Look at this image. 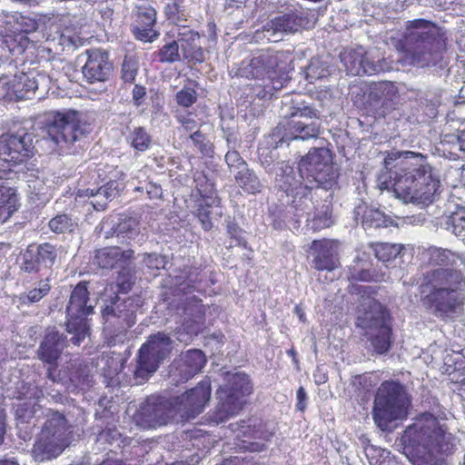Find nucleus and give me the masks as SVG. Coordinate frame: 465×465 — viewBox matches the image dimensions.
Returning a JSON list of instances; mask_svg holds the SVG:
<instances>
[{
    "instance_id": "obj_31",
    "label": "nucleus",
    "mask_w": 465,
    "mask_h": 465,
    "mask_svg": "<svg viewBox=\"0 0 465 465\" xmlns=\"http://www.w3.org/2000/svg\"><path fill=\"white\" fill-rule=\"evenodd\" d=\"M341 61L348 74H374L378 72L377 65L356 51H350L341 55Z\"/></svg>"
},
{
    "instance_id": "obj_17",
    "label": "nucleus",
    "mask_w": 465,
    "mask_h": 465,
    "mask_svg": "<svg viewBox=\"0 0 465 465\" xmlns=\"http://www.w3.org/2000/svg\"><path fill=\"white\" fill-rule=\"evenodd\" d=\"M58 252L55 245L50 242L31 243L20 252L17 263L21 272L39 274L45 270H52Z\"/></svg>"
},
{
    "instance_id": "obj_24",
    "label": "nucleus",
    "mask_w": 465,
    "mask_h": 465,
    "mask_svg": "<svg viewBox=\"0 0 465 465\" xmlns=\"http://www.w3.org/2000/svg\"><path fill=\"white\" fill-rule=\"evenodd\" d=\"M0 82H2L5 97L10 101L30 99L38 88L35 71L19 72L11 79L3 74Z\"/></svg>"
},
{
    "instance_id": "obj_33",
    "label": "nucleus",
    "mask_w": 465,
    "mask_h": 465,
    "mask_svg": "<svg viewBox=\"0 0 465 465\" xmlns=\"http://www.w3.org/2000/svg\"><path fill=\"white\" fill-rule=\"evenodd\" d=\"M123 261L124 252L117 246L99 249L94 255V263L103 269L115 268Z\"/></svg>"
},
{
    "instance_id": "obj_61",
    "label": "nucleus",
    "mask_w": 465,
    "mask_h": 465,
    "mask_svg": "<svg viewBox=\"0 0 465 465\" xmlns=\"http://www.w3.org/2000/svg\"><path fill=\"white\" fill-rule=\"evenodd\" d=\"M190 305L196 307V308H201L202 307V300L195 295L187 298L186 302L184 303V306H183L184 312L188 311ZM198 312H201L202 314H203V312L201 309H199Z\"/></svg>"
},
{
    "instance_id": "obj_9",
    "label": "nucleus",
    "mask_w": 465,
    "mask_h": 465,
    "mask_svg": "<svg viewBox=\"0 0 465 465\" xmlns=\"http://www.w3.org/2000/svg\"><path fill=\"white\" fill-rule=\"evenodd\" d=\"M252 392L249 376L242 372L229 375L225 383L216 390L217 403L209 413L208 421L218 425L237 415L243 408L245 398Z\"/></svg>"
},
{
    "instance_id": "obj_19",
    "label": "nucleus",
    "mask_w": 465,
    "mask_h": 465,
    "mask_svg": "<svg viewBox=\"0 0 465 465\" xmlns=\"http://www.w3.org/2000/svg\"><path fill=\"white\" fill-rule=\"evenodd\" d=\"M210 381H202L184 393L173 397L177 414L185 420L202 413L211 399Z\"/></svg>"
},
{
    "instance_id": "obj_50",
    "label": "nucleus",
    "mask_w": 465,
    "mask_h": 465,
    "mask_svg": "<svg viewBox=\"0 0 465 465\" xmlns=\"http://www.w3.org/2000/svg\"><path fill=\"white\" fill-rule=\"evenodd\" d=\"M372 378V372H365L353 376L351 382L352 385L359 391H370L376 386V382Z\"/></svg>"
},
{
    "instance_id": "obj_41",
    "label": "nucleus",
    "mask_w": 465,
    "mask_h": 465,
    "mask_svg": "<svg viewBox=\"0 0 465 465\" xmlns=\"http://www.w3.org/2000/svg\"><path fill=\"white\" fill-rule=\"evenodd\" d=\"M445 228L458 238L461 237L465 233V209L459 208L449 215L445 221Z\"/></svg>"
},
{
    "instance_id": "obj_10",
    "label": "nucleus",
    "mask_w": 465,
    "mask_h": 465,
    "mask_svg": "<svg viewBox=\"0 0 465 465\" xmlns=\"http://www.w3.org/2000/svg\"><path fill=\"white\" fill-rule=\"evenodd\" d=\"M357 326L364 331L376 353L384 354L390 351L393 342L391 316L381 303L371 302L358 316Z\"/></svg>"
},
{
    "instance_id": "obj_13",
    "label": "nucleus",
    "mask_w": 465,
    "mask_h": 465,
    "mask_svg": "<svg viewBox=\"0 0 465 465\" xmlns=\"http://www.w3.org/2000/svg\"><path fill=\"white\" fill-rule=\"evenodd\" d=\"M45 127L52 141L66 147L85 138L91 131L90 124L75 110L52 113Z\"/></svg>"
},
{
    "instance_id": "obj_54",
    "label": "nucleus",
    "mask_w": 465,
    "mask_h": 465,
    "mask_svg": "<svg viewBox=\"0 0 465 465\" xmlns=\"http://www.w3.org/2000/svg\"><path fill=\"white\" fill-rule=\"evenodd\" d=\"M143 262L150 271L158 272L162 268H164L165 260L164 257L157 253H148L143 258Z\"/></svg>"
},
{
    "instance_id": "obj_52",
    "label": "nucleus",
    "mask_w": 465,
    "mask_h": 465,
    "mask_svg": "<svg viewBox=\"0 0 465 465\" xmlns=\"http://www.w3.org/2000/svg\"><path fill=\"white\" fill-rule=\"evenodd\" d=\"M225 161L231 170L233 168L238 171L247 169L246 162L242 159L239 152L235 150L229 151L225 154Z\"/></svg>"
},
{
    "instance_id": "obj_26",
    "label": "nucleus",
    "mask_w": 465,
    "mask_h": 465,
    "mask_svg": "<svg viewBox=\"0 0 465 465\" xmlns=\"http://www.w3.org/2000/svg\"><path fill=\"white\" fill-rule=\"evenodd\" d=\"M206 362L207 359L203 351L188 350L182 352L179 358L173 361L171 372L173 376L178 377L179 381H186L201 372Z\"/></svg>"
},
{
    "instance_id": "obj_11",
    "label": "nucleus",
    "mask_w": 465,
    "mask_h": 465,
    "mask_svg": "<svg viewBox=\"0 0 465 465\" xmlns=\"http://www.w3.org/2000/svg\"><path fill=\"white\" fill-rule=\"evenodd\" d=\"M139 307L141 304L137 298L128 297L122 302L117 298L113 304L107 305L102 311L104 330L109 346L124 342L128 330L136 322V312Z\"/></svg>"
},
{
    "instance_id": "obj_5",
    "label": "nucleus",
    "mask_w": 465,
    "mask_h": 465,
    "mask_svg": "<svg viewBox=\"0 0 465 465\" xmlns=\"http://www.w3.org/2000/svg\"><path fill=\"white\" fill-rule=\"evenodd\" d=\"M282 52L262 50L250 59L242 61L236 76L261 81L252 87V95L260 99H270L274 92L282 89L288 80L287 72L281 67Z\"/></svg>"
},
{
    "instance_id": "obj_35",
    "label": "nucleus",
    "mask_w": 465,
    "mask_h": 465,
    "mask_svg": "<svg viewBox=\"0 0 465 465\" xmlns=\"http://www.w3.org/2000/svg\"><path fill=\"white\" fill-rule=\"evenodd\" d=\"M17 202L14 189L0 186V223H5L17 210Z\"/></svg>"
},
{
    "instance_id": "obj_58",
    "label": "nucleus",
    "mask_w": 465,
    "mask_h": 465,
    "mask_svg": "<svg viewBox=\"0 0 465 465\" xmlns=\"http://www.w3.org/2000/svg\"><path fill=\"white\" fill-rule=\"evenodd\" d=\"M146 96V88L141 84H134L132 91L133 103L135 106H140L143 104Z\"/></svg>"
},
{
    "instance_id": "obj_63",
    "label": "nucleus",
    "mask_w": 465,
    "mask_h": 465,
    "mask_svg": "<svg viewBox=\"0 0 465 465\" xmlns=\"http://www.w3.org/2000/svg\"><path fill=\"white\" fill-rule=\"evenodd\" d=\"M100 194L104 195L105 198L107 199L109 197L108 193H107V188H105L104 186H101V187L97 188L96 190L86 189L84 191V193H81L80 195H85V196H89V197H94V196H97V195H100Z\"/></svg>"
},
{
    "instance_id": "obj_39",
    "label": "nucleus",
    "mask_w": 465,
    "mask_h": 465,
    "mask_svg": "<svg viewBox=\"0 0 465 465\" xmlns=\"http://www.w3.org/2000/svg\"><path fill=\"white\" fill-rule=\"evenodd\" d=\"M370 248L374 252L375 257L383 262L395 259L401 252V245L388 242H371Z\"/></svg>"
},
{
    "instance_id": "obj_40",
    "label": "nucleus",
    "mask_w": 465,
    "mask_h": 465,
    "mask_svg": "<svg viewBox=\"0 0 465 465\" xmlns=\"http://www.w3.org/2000/svg\"><path fill=\"white\" fill-rule=\"evenodd\" d=\"M330 74L329 65L319 58H312L305 70L306 80L311 84Z\"/></svg>"
},
{
    "instance_id": "obj_25",
    "label": "nucleus",
    "mask_w": 465,
    "mask_h": 465,
    "mask_svg": "<svg viewBox=\"0 0 465 465\" xmlns=\"http://www.w3.org/2000/svg\"><path fill=\"white\" fill-rule=\"evenodd\" d=\"M87 60L83 66V74L88 83L104 82L113 72V63L107 51L94 48L85 51Z\"/></svg>"
},
{
    "instance_id": "obj_29",
    "label": "nucleus",
    "mask_w": 465,
    "mask_h": 465,
    "mask_svg": "<svg viewBox=\"0 0 465 465\" xmlns=\"http://www.w3.org/2000/svg\"><path fill=\"white\" fill-rule=\"evenodd\" d=\"M50 33L46 36L48 41H57L64 47H79L84 45V38L78 27L67 25L63 20L54 21L48 25Z\"/></svg>"
},
{
    "instance_id": "obj_32",
    "label": "nucleus",
    "mask_w": 465,
    "mask_h": 465,
    "mask_svg": "<svg viewBox=\"0 0 465 465\" xmlns=\"http://www.w3.org/2000/svg\"><path fill=\"white\" fill-rule=\"evenodd\" d=\"M31 44L27 35L14 31L2 34L0 38L1 48L15 58L22 55Z\"/></svg>"
},
{
    "instance_id": "obj_47",
    "label": "nucleus",
    "mask_w": 465,
    "mask_h": 465,
    "mask_svg": "<svg viewBox=\"0 0 465 465\" xmlns=\"http://www.w3.org/2000/svg\"><path fill=\"white\" fill-rule=\"evenodd\" d=\"M382 213L372 208L366 207L362 217L361 225L364 229L379 228L383 224Z\"/></svg>"
},
{
    "instance_id": "obj_46",
    "label": "nucleus",
    "mask_w": 465,
    "mask_h": 465,
    "mask_svg": "<svg viewBox=\"0 0 465 465\" xmlns=\"http://www.w3.org/2000/svg\"><path fill=\"white\" fill-rule=\"evenodd\" d=\"M48 225L50 230L55 233H64L66 232H71L74 227L71 217L64 213L57 214L52 218L49 221Z\"/></svg>"
},
{
    "instance_id": "obj_64",
    "label": "nucleus",
    "mask_w": 465,
    "mask_h": 465,
    "mask_svg": "<svg viewBox=\"0 0 465 465\" xmlns=\"http://www.w3.org/2000/svg\"><path fill=\"white\" fill-rule=\"evenodd\" d=\"M227 232L232 238H234L237 241H240L241 229L235 223H229L227 226Z\"/></svg>"
},
{
    "instance_id": "obj_8",
    "label": "nucleus",
    "mask_w": 465,
    "mask_h": 465,
    "mask_svg": "<svg viewBox=\"0 0 465 465\" xmlns=\"http://www.w3.org/2000/svg\"><path fill=\"white\" fill-rule=\"evenodd\" d=\"M411 406L407 387L398 380H385L374 396L372 419L379 429L386 431L392 422L407 419Z\"/></svg>"
},
{
    "instance_id": "obj_37",
    "label": "nucleus",
    "mask_w": 465,
    "mask_h": 465,
    "mask_svg": "<svg viewBox=\"0 0 465 465\" xmlns=\"http://www.w3.org/2000/svg\"><path fill=\"white\" fill-rule=\"evenodd\" d=\"M52 289L50 277H45L38 282V286L22 293L20 302L22 304H31L40 302L47 296Z\"/></svg>"
},
{
    "instance_id": "obj_48",
    "label": "nucleus",
    "mask_w": 465,
    "mask_h": 465,
    "mask_svg": "<svg viewBox=\"0 0 465 465\" xmlns=\"http://www.w3.org/2000/svg\"><path fill=\"white\" fill-rule=\"evenodd\" d=\"M15 20L18 25L17 33L27 35V34L34 33L38 29V22L33 17L19 14L15 16Z\"/></svg>"
},
{
    "instance_id": "obj_38",
    "label": "nucleus",
    "mask_w": 465,
    "mask_h": 465,
    "mask_svg": "<svg viewBox=\"0 0 465 465\" xmlns=\"http://www.w3.org/2000/svg\"><path fill=\"white\" fill-rule=\"evenodd\" d=\"M235 181L238 185L248 193H258L262 191V183L255 173L250 170H240L234 175Z\"/></svg>"
},
{
    "instance_id": "obj_62",
    "label": "nucleus",
    "mask_w": 465,
    "mask_h": 465,
    "mask_svg": "<svg viewBox=\"0 0 465 465\" xmlns=\"http://www.w3.org/2000/svg\"><path fill=\"white\" fill-rule=\"evenodd\" d=\"M5 418L6 414L5 410L0 406V445L4 443L5 440V429H6V423H5Z\"/></svg>"
},
{
    "instance_id": "obj_14",
    "label": "nucleus",
    "mask_w": 465,
    "mask_h": 465,
    "mask_svg": "<svg viewBox=\"0 0 465 465\" xmlns=\"http://www.w3.org/2000/svg\"><path fill=\"white\" fill-rule=\"evenodd\" d=\"M88 284L87 281L79 282L73 289L66 306V330L73 334L71 341L74 345H80L89 334L86 318L94 312V307L88 304L90 301Z\"/></svg>"
},
{
    "instance_id": "obj_3",
    "label": "nucleus",
    "mask_w": 465,
    "mask_h": 465,
    "mask_svg": "<svg viewBox=\"0 0 465 465\" xmlns=\"http://www.w3.org/2000/svg\"><path fill=\"white\" fill-rule=\"evenodd\" d=\"M299 172L303 183L296 181L293 175H285L280 189L292 197V204L295 216L302 217L311 200L312 188L331 187L338 177L329 150L312 148L299 162Z\"/></svg>"
},
{
    "instance_id": "obj_57",
    "label": "nucleus",
    "mask_w": 465,
    "mask_h": 465,
    "mask_svg": "<svg viewBox=\"0 0 465 465\" xmlns=\"http://www.w3.org/2000/svg\"><path fill=\"white\" fill-rule=\"evenodd\" d=\"M312 228L315 231H320L324 228H328L331 225V215L327 212L322 214H316L312 219Z\"/></svg>"
},
{
    "instance_id": "obj_16",
    "label": "nucleus",
    "mask_w": 465,
    "mask_h": 465,
    "mask_svg": "<svg viewBox=\"0 0 465 465\" xmlns=\"http://www.w3.org/2000/svg\"><path fill=\"white\" fill-rule=\"evenodd\" d=\"M177 414L173 397L151 395L141 404L134 418L140 426L151 429L165 425Z\"/></svg>"
},
{
    "instance_id": "obj_56",
    "label": "nucleus",
    "mask_w": 465,
    "mask_h": 465,
    "mask_svg": "<svg viewBox=\"0 0 465 465\" xmlns=\"http://www.w3.org/2000/svg\"><path fill=\"white\" fill-rule=\"evenodd\" d=\"M120 438L121 433L115 427L104 429L98 434L99 441L106 442L109 444H113L114 442L119 440Z\"/></svg>"
},
{
    "instance_id": "obj_18",
    "label": "nucleus",
    "mask_w": 465,
    "mask_h": 465,
    "mask_svg": "<svg viewBox=\"0 0 465 465\" xmlns=\"http://www.w3.org/2000/svg\"><path fill=\"white\" fill-rule=\"evenodd\" d=\"M312 119H319L318 111L304 106L295 108L290 114V119L282 125V141L308 140L320 135V125L312 122Z\"/></svg>"
},
{
    "instance_id": "obj_6",
    "label": "nucleus",
    "mask_w": 465,
    "mask_h": 465,
    "mask_svg": "<svg viewBox=\"0 0 465 465\" xmlns=\"http://www.w3.org/2000/svg\"><path fill=\"white\" fill-rule=\"evenodd\" d=\"M446 37L440 27L423 18L408 21L396 47L412 62L426 61L446 49Z\"/></svg>"
},
{
    "instance_id": "obj_21",
    "label": "nucleus",
    "mask_w": 465,
    "mask_h": 465,
    "mask_svg": "<svg viewBox=\"0 0 465 465\" xmlns=\"http://www.w3.org/2000/svg\"><path fill=\"white\" fill-rule=\"evenodd\" d=\"M66 347V337L54 328L47 329L36 351L37 358L48 365L46 376L55 381L54 372L58 368V361Z\"/></svg>"
},
{
    "instance_id": "obj_28",
    "label": "nucleus",
    "mask_w": 465,
    "mask_h": 465,
    "mask_svg": "<svg viewBox=\"0 0 465 465\" xmlns=\"http://www.w3.org/2000/svg\"><path fill=\"white\" fill-rule=\"evenodd\" d=\"M333 248V241L328 239L313 240L312 242L311 249L316 252L312 260L315 270L332 272L341 265L339 256Z\"/></svg>"
},
{
    "instance_id": "obj_60",
    "label": "nucleus",
    "mask_w": 465,
    "mask_h": 465,
    "mask_svg": "<svg viewBox=\"0 0 465 465\" xmlns=\"http://www.w3.org/2000/svg\"><path fill=\"white\" fill-rule=\"evenodd\" d=\"M307 394L303 387H300L297 391V403L296 409L300 411H304L306 408Z\"/></svg>"
},
{
    "instance_id": "obj_2",
    "label": "nucleus",
    "mask_w": 465,
    "mask_h": 465,
    "mask_svg": "<svg viewBox=\"0 0 465 465\" xmlns=\"http://www.w3.org/2000/svg\"><path fill=\"white\" fill-rule=\"evenodd\" d=\"M381 185L392 188L397 198L408 203H432L440 194V180L426 156L413 152L390 153L384 158Z\"/></svg>"
},
{
    "instance_id": "obj_1",
    "label": "nucleus",
    "mask_w": 465,
    "mask_h": 465,
    "mask_svg": "<svg viewBox=\"0 0 465 465\" xmlns=\"http://www.w3.org/2000/svg\"><path fill=\"white\" fill-rule=\"evenodd\" d=\"M461 257L447 249H429V263L438 266L423 273L419 285L422 306L442 321L453 320L465 306V276L455 266Z\"/></svg>"
},
{
    "instance_id": "obj_7",
    "label": "nucleus",
    "mask_w": 465,
    "mask_h": 465,
    "mask_svg": "<svg viewBox=\"0 0 465 465\" xmlns=\"http://www.w3.org/2000/svg\"><path fill=\"white\" fill-rule=\"evenodd\" d=\"M73 429L64 413L49 410L31 450L34 460L44 462L59 457L73 441Z\"/></svg>"
},
{
    "instance_id": "obj_20",
    "label": "nucleus",
    "mask_w": 465,
    "mask_h": 465,
    "mask_svg": "<svg viewBox=\"0 0 465 465\" xmlns=\"http://www.w3.org/2000/svg\"><path fill=\"white\" fill-rule=\"evenodd\" d=\"M32 139L25 130L0 135V158L15 164L25 162L33 154Z\"/></svg>"
},
{
    "instance_id": "obj_27",
    "label": "nucleus",
    "mask_w": 465,
    "mask_h": 465,
    "mask_svg": "<svg viewBox=\"0 0 465 465\" xmlns=\"http://www.w3.org/2000/svg\"><path fill=\"white\" fill-rule=\"evenodd\" d=\"M232 430L236 433L235 445L244 451L259 452L264 449V444L253 441L256 439H262V431L260 430L261 424L257 426L256 420L248 419L241 420L238 423L231 424Z\"/></svg>"
},
{
    "instance_id": "obj_30",
    "label": "nucleus",
    "mask_w": 465,
    "mask_h": 465,
    "mask_svg": "<svg viewBox=\"0 0 465 465\" xmlns=\"http://www.w3.org/2000/svg\"><path fill=\"white\" fill-rule=\"evenodd\" d=\"M199 34L189 26H180L177 42L181 45L183 58L189 63L201 64L204 61V53L199 45Z\"/></svg>"
},
{
    "instance_id": "obj_44",
    "label": "nucleus",
    "mask_w": 465,
    "mask_h": 465,
    "mask_svg": "<svg viewBox=\"0 0 465 465\" xmlns=\"http://www.w3.org/2000/svg\"><path fill=\"white\" fill-rule=\"evenodd\" d=\"M193 86H184L175 94V101L178 105L189 108L197 102L198 94L194 87L198 85L197 82L189 80Z\"/></svg>"
},
{
    "instance_id": "obj_36",
    "label": "nucleus",
    "mask_w": 465,
    "mask_h": 465,
    "mask_svg": "<svg viewBox=\"0 0 465 465\" xmlns=\"http://www.w3.org/2000/svg\"><path fill=\"white\" fill-rule=\"evenodd\" d=\"M164 16L167 21L176 25L179 28L181 24L188 20L189 15L183 5V0H171L163 8Z\"/></svg>"
},
{
    "instance_id": "obj_45",
    "label": "nucleus",
    "mask_w": 465,
    "mask_h": 465,
    "mask_svg": "<svg viewBox=\"0 0 465 465\" xmlns=\"http://www.w3.org/2000/svg\"><path fill=\"white\" fill-rule=\"evenodd\" d=\"M156 58L161 63H174L180 60L179 44L173 40L163 45L157 52Z\"/></svg>"
},
{
    "instance_id": "obj_55",
    "label": "nucleus",
    "mask_w": 465,
    "mask_h": 465,
    "mask_svg": "<svg viewBox=\"0 0 465 465\" xmlns=\"http://www.w3.org/2000/svg\"><path fill=\"white\" fill-rule=\"evenodd\" d=\"M134 284V282L133 281L132 276L130 274H120L117 277V282H116V285H117L116 293L117 294L128 293L132 290Z\"/></svg>"
},
{
    "instance_id": "obj_23",
    "label": "nucleus",
    "mask_w": 465,
    "mask_h": 465,
    "mask_svg": "<svg viewBox=\"0 0 465 465\" xmlns=\"http://www.w3.org/2000/svg\"><path fill=\"white\" fill-rule=\"evenodd\" d=\"M195 191L200 196L195 215L202 223L204 231H210L213 227L210 208L217 198L214 183L210 181L203 171H196L193 173Z\"/></svg>"
},
{
    "instance_id": "obj_4",
    "label": "nucleus",
    "mask_w": 465,
    "mask_h": 465,
    "mask_svg": "<svg viewBox=\"0 0 465 465\" xmlns=\"http://www.w3.org/2000/svg\"><path fill=\"white\" fill-rule=\"evenodd\" d=\"M401 441L413 465H440V454L453 449V436L435 417L413 423L404 430Z\"/></svg>"
},
{
    "instance_id": "obj_53",
    "label": "nucleus",
    "mask_w": 465,
    "mask_h": 465,
    "mask_svg": "<svg viewBox=\"0 0 465 465\" xmlns=\"http://www.w3.org/2000/svg\"><path fill=\"white\" fill-rule=\"evenodd\" d=\"M137 70L135 62L124 59L121 69L122 79L125 83H134L137 74Z\"/></svg>"
},
{
    "instance_id": "obj_43",
    "label": "nucleus",
    "mask_w": 465,
    "mask_h": 465,
    "mask_svg": "<svg viewBox=\"0 0 465 465\" xmlns=\"http://www.w3.org/2000/svg\"><path fill=\"white\" fill-rule=\"evenodd\" d=\"M131 146L139 152H144L149 149L152 137L144 127H135L129 135Z\"/></svg>"
},
{
    "instance_id": "obj_49",
    "label": "nucleus",
    "mask_w": 465,
    "mask_h": 465,
    "mask_svg": "<svg viewBox=\"0 0 465 465\" xmlns=\"http://www.w3.org/2000/svg\"><path fill=\"white\" fill-rule=\"evenodd\" d=\"M349 280L356 282H379L383 280V274L371 270H360L351 273Z\"/></svg>"
},
{
    "instance_id": "obj_51",
    "label": "nucleus",
    "mask_w": 465,
    "mask_h": 465,
    "mask_svg": "<svg viewBox=\"0 0 465 465\" xmlns=\"http://www.w3.org/2000/svg\"><path fill=\"white\" fill-rule=\"evenodd\" d=\"M193 113L191 111L187 112H176L175 119L181 124L186 132H193L195 128L199 127L198 123L193 117Z\"/></svg>"
},
{
    "instance_id": "obj_22",
    "label": "nucleus",
    "mask_w": 465,
    "mask_h": 465,
    "mask_svg": "<svg viewBox=\"0 0 465 465\" xmlns=\"http://www.w3.org/2000/svg\"><path fill=\"white\" fill-rule=\"evenodd\" d=\"M134 22L131 32L134 38L143 43H153L160 33L155 29L157 23V11L149 3L136 5L133 10Z\"/></svg>"
},
{
    "instance_id": "obj_15",
    "label": "nucleus",
    "mask_w": 465,
    "mask_h": 465,
    "mask_svg": "<svg viewBox=\"0 0 465 465\" xmlns=\"http://www.w3.org/2000/svg\"><path fill=\"white\" fill-rule=\"evenodd\" d=\"M399 98V90L392 82H372L368 85L364 109L374 117H385L396 108Z\"/></svg>"
},
{
    "instance_id": "obj_42",
    "label": "nucleus",
    "mask_w": 465,
    "mask_h": 465,
    "mask_svg": "<svg viewBox=\"0 0 465 465\" xmlns=\"http://www.w3.org/2000/svg\"><path fill=\"white\" fill-rule=\"evenodd\" d=\"M189 138L203 156L213 157V154L214 153V145L208 139L205 134L197 129L190 134Z\"/></svg>"
},
{
    "instance_id": "obj_34",
    "label": "nucleus",
    "mask_w": 465,
    "mask_h": 465,
    "mask_svg": "<svg viewBox=\"0 0 465 465\" xmlns=\"http://www.w3.org/2000/svg\"><path fill=\"white\" fill-rule=\"evenodd\" d=\"M303 23V18L296 13H287L271 20L272 28L275 32L294 33L297 32Z\"/></svg>"
},
{
    "instance_id": "obj_59",
    "label": "nucleus",
    "mask_w": 465,
    "mask_h": 465,
    "mask_svg": "<svg viewBox=\"0 0 465 465\" xmlns=\"http://www.w3.org/2000/svg\"><path fill=\"white\" fill-rule=\"evenodd\" d=\"M44 396L43 390L37 386L31 384L26 385V392L25 393V399H34L35 404L40 401Z\"/></svg>"
},
{
    "instance_id": "obj_12",
    "label": "nucleus",
    "mask_w": 465,
    "mask_h": 465,
    "mask_svg": "<svg viewBox=\"0 0 465 465\" xmlns=\"http://www.w3.org/2000/svg\"><path fill=\"white\" fill-rule=\"evenodd\" d=\"M172 350L173 341L169 335L161 331L150 335L136 354L134 380L138 383L148 381L164 360L169 358Z\"/></svg>"
}]
</instances>
